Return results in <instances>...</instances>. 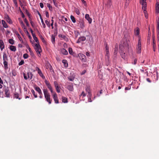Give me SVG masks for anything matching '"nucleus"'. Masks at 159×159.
Returning <instances> with one entry per match:
<instances>
[{"mask_svg":"<svg viewBox=\"0 0 159 159\" xmlns=\"http://www.w3.org/2000/svg\"><path fill=\"white\" fill-rule=\"evenodd\" d=\"M43 92L46 100L48 103L49 104H51L52 103V100L50 98V95L48 92V90L47 89H43Z\"/></svg>","mask_w":159,"mask_h":159,"instance_id":"f257e3e1","label":"nucleus"},{"mask_svg":"<svg viewBox=\"0 0 159 159\" xmlns=\"http://www.w3.org/2000/svg\"><path fill=\"white\" fill-rule=\"evenodd\" d=\"M3 63L4 65V68L5 70H7L8 68L7 62L8 59L7 54L5 53H3Z\"/></svg>","mask_w":159,"mask_h":159,"instance_id":"f03ea898","label":"nucleus"},{"mask_svg":"<svg viewBox=\"0 0 159 159\" xmlns=\"http://www.w3.org/2000/svg\"><path fill=\"white\" fill-rule=\"evenodd\" d=\"M34 45V48L38 56L40 57L41 56L40 53L42 51L41 47L39 43H35Z\"/></svg>","mask_w":159,"mask_h":159,"instance_id":"7ed1b4c3","label":"nucleus"},{"mask_svg":"<svg viewBox=\"0 0 159 159\" xmlns=\"http://www.w3.org/2000/svg\"><path fill=\"white\" fill-rule=\"evenodd\" d=\"M141 37L139 36V40L138 41V44L136 47L137 53L138 54H140L141 53Z\"/></svg>","mask_w":159,"mask_h":159,"instance_id":"20e7f679","label":"nucleus"},{"mask_svg":"<svg viewBox=\"0 0 159 159\" xmlns=\"http://www.w3.org/2000/svg\"><path fill=\"white\" fill-rule=\"evenodd\" d=\"M78 55L79 57L80 58V59L82 61L84 62L86 61V58L85 55L82 53H79Z\"/></svg>","mask_w":159,"mask_h":159,"instance_id":"39448f33","label":"nucleus"},{"mask_svg":"<svg viewBox=\"0 0 159 159\" xmlns=\"http://www.w3.org/2000/svg\"><path fill=\"white\" fill-rule=\"evenodd\" d=\"M3 89L6 97L7 98L10 97V93L9 88L8 87H5Z\"/></svg>","mask_w":159,"mask_h":159,"instance_id":"423d86ee","label":"nucleus"},{"mask_svg":"<svg viewBox=\"0 0 159 159\" xmlns=\"http://www.w3.org/2000/svg\"><path fill=\"white\" fill-rule=\"evenodd\" d=\"M52 97L55 103L57 104L58 103H59V100L56 93H54L53 95V96H52Z\"/></svg>","mask_w":159,"mask_h":159,"instance_id":"0eeeda50","label":"nucleus"},{"mask_svg":"<svg viewBox=\"0 0 159 159\" xmlns=\"http://www.w3.org/2000/svg\"><path fill=\"white\" fill-rule=\"evenodd\" d=\"M86 38L84 36H82L79 38L78 40H77L76 43H81L82 41H84L86 40Z\"/></svg>","mask_w":159,"mask_h":159,"instance_id":"6e6552de","label":"nucleus"},{"mask_svg":"<svg viewBox=\"0 0 159 159\" xmlns=\"http://www.w3.org/2000/svg\"><path fill=\"white\" fill-rule=\"evenodd\" d=\"M75 77V76L74 74H70V75L68 76V79L69 80L71 81H73Z\"/></svg>","mask_w":159,"mask_h":159,"instance_id":"1a4fd4ad","label":"nucleus"},{"mask_svg":"<svg viewBox=\"0 0 159 159\" xmlns=\"http://www.w3.org/2000/svg\"><path fill=\"white\" fill-rule=\"evenodd\" d=\"M85 90L88 93V96H89V97H91V93L90 91V88L89 86H87L85 88Z\"/></svg>","mask_w":159,"mask_h":159,"instance_id":"9d476101","label":"nucleus"},{"mask_svg":"<svg viewBox=\"0 0 159 159\" xmlns=\"http://www.w3.org/2000/svg\"><path fill=\"white\" fill-rule=\"evenodd\" d=\"M85 18L88 21L89 23L90 24L92 22V19L89 16L88 14H86L85 15Z\"/></svg>","mask_w":159,"mask_h":159,"instance_id":"9b49d317","label":"nucleus"},{"mask_svg":"<svg viewBox=\"0 0 159 159\" xmlns=\"http://www.w3.org/2000/svg\"><path fill=\"white\" fill-rule=\"evenodd\" d=\"M67 89L70 91H73L74 90L73 86L72 84H70L67 85Z\"/></svg>","mask_w":159,"mask_h":159,"instance_id":"f8f14e48","label":"nucleus"},{"mask_svg":"<svg viewBox=\"0 0 159 159\" xmlns=\"http://www.w3.org/2000/svg\"><path fill=\"white\" fill-rule=\"evenodd\" d=\"M134 32L135 34L137 36H138L139 37V36H139V33H140V30H139V28L138 27H136V28H135V29H134Z\"/></svg>","mask_w":159,"mask_h":159,"instance_id":"ddd939ff","label":"nucleus"},{"mask_svg":"<svg viewBox=\"0 0 159 159\" xmlns=\"http://www.w3.org/2000/svg\"><path fill=\"white\" fill-rule=\"evenodd\" d=\"M156 13H159V2H157L156 4Z\"/></svg>","mask_w":159,"mask_h":159,"instance_id":"4468645a","label":"nucleus"},{"mask_svg":"<svg viewBox=\"0 0 159 159\" xmlns=\"http://www.w3.org/2000/svg\"><path fill=\"white\" fill-rule=\"evenodd\" d=\"M4 45L3 41L0 40V48L2 51L4 48Z\"/></svg>","mask_w":159,"mask_h":159,"instance_id":"2eb2a0df","label":"nucleus"},{"mask_svg":"<svg viewBox=\"0 0 159 159\" xmlns=\"http://www.w3.org/2000/svg\"><path fill=\"white\" fill-rule=\"evenodd\" d=\"M45 83L48 87V88L50 90L52 89V87L50 84L47 80L45 81Z\"/></svg>","mask_w":159,"mask_h":159,"instance_id":"dca6fc26","label":"nucleus"},{"mask_svg":"<svg viewBox=\"0 0 159 159\" xmlns=\"http://www.w3.org/2000/svg\"><path fill=\"white\" fill-rule=\"evenodd\" d=\"M61 52L63 55H67L68 54L67 51L64 48H62L60 49Z\"/></svg>","mask_w":159,"mask_h":159,"instance_id":"f3484780","label":"nucleus"},{"mask_svg":"<svg viewBox=\"0 0 159 159\" xmlns=\"http://www.w3.org/2000/svg\"><path fill=\"white\" fill-rule=\"evenodd\" d=\"M55 36L53 34H52L51 35V41L52 43L54 44L55 43Z\"/></svg>","mask_w":159,"mask_h":159,"instance_id":"a211bd4d","label":"nucleus"},{"mask_svg":"<svg viewBox=\"0 0 159 159\" xmlns=\"http://www.w3.org/2000/svg\"><path fill=\"white\" fill-rule=\"evenodd\" d=\"M9 49L11 51L13 52H15L16 50V48L15 46L13 45L10 46Z\"/></svg>","mask_w":159,"mask_h":159,"instance_id":"6ab92c4d","label":"nucleus"},{"mask_svg":"<svg viewBox=\"0 0 159 159\" xmlns=\"http://www.w3.org/2000/svg\"><path fill=\"white\" fill-rule=\"evenodd\" d=\"M35 89L37 92H38L40 95L42 94L41 90L39 87H36L35 88Z\"/></svg>","mask_w":159,"mask_h":159,"instance_id":"aec40b11","label":"nucleus"},{"mask_svg":"<svg viewBox=\"0 0 159 159\" xmlns=\"http://www.w3.org/2000/svg\"><path fill=\"white\" fill-rule=\"evenodd\" d=\"M27 75L28 77V78L30 80H31L32 79V77L33 76V74L32 73L30 72H29L27 73Z\"/></svg>","mask_w":159,"mask_h":159,"instance_id":"412c9836","label":"nucleus"},{"mask_svg":"<svg viewBox=\"0 0 159 159\" xmlns=\"http://www.w3.org/2000/svg\"><path fill=\"white\" fill-rule=\"evenodd\" d=\"M86 96V93H85L84 91H83L82 92L81 94H80L79 96H80V98H81V97H82V99L81 100H84V97H85Z\"/></svg>","mask_w":159,"mask_h":159,"instance_id":"4be33fe9","label":"nucleus"},{"mask_svg":"<svg viewBox=\"0 0 159 159\" xmlns=\"http://www.w3.org/2000/svg\"><path fill=\"white\" fill-rule=\"evenodd\" d=\"M14 98H18L19 100L21 99L20 98H19V94L16 92H15L14 93Z\"/></svg>","mask_w":159,"mask_h":159,"instance_id":"5701e85b","label":"nucleus"},{"mask_svg":"<svg viewBox=\"0 0 159 159\" xmlns=\"http://www.w3.org/2000/svg\"><path fill=\"white\" fill-rule=\"evenodd\" d=\"M19 21L20 22V24L21 25L22 27L24 28V29H25V24H24L23 21L20 18L18 19Z\"/></svg>","mask_w":159,"mask_h":159,"instance_id":"b1692460","label":"nucleus"},{"mask_svg":"<svg viewBox=\"0 0 159 159\" xmlns=\"http://www.w3.org/2000/svg\"><path fill=\"white\" fill-rule=\"evenodd\" d=\"M2 24L3 25V26L5 28H7L8 26V25L6 22L3 20H2Z\"/></svg>","mask_w":159,"mask_h":159,"instance_id":"393cba45","label":"nucleus"},{"mask_svg":"<svg viewBox=\"0 0 159 159\" xmlns=\"http://www.w3.org/2000/svg\"><path fill=\"white\" fill-rule=\"evenodd\" d=\"M26 46L27 49L29 50L31 55L32 56H33L34 55L33 52V51H32L30 47L28 44L26 45Z\"/></svg>","mask_w":159,"mask_h":159,"instance_id":"a878e982","label":"nucleus"},{"mask_svg":"<svg viewBox=\"0 0 159 159\" xmlns=\"http://www.w3.org/2000/svg\"><path fill=\"white\" fill-rule=\"evenodd\" d=\"M62 102L64 103H67L68 102L67 99V98L64 97H62Z\"/></svg>","mask_w":159,"mask_h":159,"instance_id":"bb28decb","label":"nucleus"},{"mask_svg":"<svg viewBox=\"0 0 159 159\" xmlns=\"http://www.w3.org/2000/svg\"><path fill=\"white\" fill-rule=\"evenodd\" d=\"M62 62L64 64L65 67H67L68 64L67 61L66 60H63L62 61Z\"/></svg>","mask_w":159,"mask_h":159,"instance_id":"cd10ccee","label":"nucleus"},{"mask_svg":"<svg viewBox=\"0 0 159 159\" xmlns=\"http://www.w3.org/2000/svg\"><path fill=\"white\" fill-rule=\"evenodd\" d=\"M146 0H140V2L142 6L147 5Z\"/></svg>","mask_w":159,"mask_h":159,"instance_id":"c85d7f7f","label":"nucleus"},{"mask_svg":"<svg viewBox=\"0 0 159 159\" xmlns=\"http://www.w3.org/2000/svg\"><path fill=\"white\" fill-rule=\"evenodd\" d=\"M6 20L7 22H8L9 24H11L12 23V20L8 16Z\"/></svg>","mask_w":159,"mask_h":159,"instance_id":"c756f323","label":"nucleus"},{"mask_svg":"<svg viewBox=\"0 0 159 159\" xmlns=\"http://www.w3.org/2000/svg\"><path fill=\"white\" fill-rule=\"evenodd\" d=\"M80 26V27L83 29L84 27V22L83 21H80L79 22Z\"/></svg>","mask_w":159,"mask_h":159,"instance_id":"7c9ffc66","label":"nucleus"},{"mask_svg":"<svg viewBox=\"0 0 159 159\" xmlns=\"http://www.w3.org/2000/svg\"><path fill=\"white\" fill-rule=\"evenodd\" d=\"M38 73L39 74V75L42 77L43 79H44L45 78V76L43 75V74H42L41 70H40L38 72Z\"/></svg>","mask_w":159,"mask_h":159,"instance_id":"2f4dec72","label":"nucleus"},{"mask_svg":"<svg viewBox=\"0 0 159 159\" xmlns=\"http://www.w3.org/2000/svg\"><path fill=\"white\" fill-rule=\"evenodd\" d=\"M53 2L54 5L56 7H57L58 6V2L57 0H53Z\"/></svg>","mask_w":159,"mask_h":159,"instance_id":"473e14b6","label":"nucleus"},{"mask_svg":"<svg viewBox=\"0 0 159 159\" xmlns=\"http://www.w3.org/2000/svg\"><path fill=\"white\" fill-rule=\"evenodd\" d=\"M47 6L48 7L50 11H52V6L49 3H47Z\"/></svg>","mask_w":159,"mask_h":159,"instance_id":"72a5a7b5","label":"nucleus"},{"mask_svg":"<svg viewBox=\"0 0 159 159\" xmlns=\"http://www.w3.org/2000/svg\"><path fill=\"white\" fill-rule=\"evenodd\" d=\"M8 42L10 44L12 45L14 44L15 42L14 40L11 39H10L8 40Z\"/></svg>","mask_w":159,"mask_h":159,"instance_id":"f704fd0d","label":"nucleus"},{"mask_svg":"<svg viewBox=\"0 0 159 159\" xmlns=\"http://www.w3.org/2000/svg\"><path fill=\"white\" fill-rule=\"evenodd\" d=\"M58 36L59 37H61V38H63V39H64L65 40H66V39H67V38H66V36H65V35H64L60 34L58 35Z\"/></svg>","mask_w":159,"mask_h":159,"instance_id":"c9c22d12","label":"nucleus"},{"mask_svg":"<svg viewBox=\"0 0 159 159\" xmlns=\"http://www.w3.org/2000/svg\"><path fill=\"white\" fill-rule=\"evenodd\" d=\"M126 42V41L125 40V42H124V43H122V41H121V42H120V45H122L124 47V46H126L127 45V43L126 42Z\"/></svg>","mask_w":159,"mask_h":159,"instance_id":"e433bc0d","label":"nucleus"},{"mask_svg":"<svg viewBox=\"0 0 159 159\" xmlns=\"http://www.w3.org/2000/svg\"><path fill=\"white\" fill-rule=\"evenodd\" d=\"M70 19L73 22V23H75V22H76V20H75V18L74 17L72 16V15H71L70 16Z\"/></svg>","mask_w":159,"mask_h":159,"instance_id":"4c0bfd02","label":"nucleus"},{"mask_svg":"<svg viewBox=\"0 0 159 159\" xmlns=\"http://www.w3.org/2000/svg\"><path fill=\"white\" fill-rule=\"evenodd\" d=\"M68 51H69V52L70 54H71V55L73 54V53L72 49L71 48H68Z\"/></svg>","mask_w":159,"mask_h":159,"instance_id":"58836bf2","label":"nucleus"},{"mask_svg":"<svg viewBox=\"0 0 159 159\" xmlns=\"http://www.w3.org/2000/svg\"><path fill=\"white\" fill-rule=\"evenodd\" d=\"M17 34V35L20 41H21V43H24L23 41L21 38V37L20 36L19 34L18 33L17 34Z\"/></svg>","mask_w":159,"mask_h":159,"instance_id":"ea45409f","label":"nucleus"},{"mask_svg":"<svg viewBox=\"0 0 159 159\" xmlns=\"http://www.w3.org/2000/svg\"><path fill=\"white\" fill-rule=\"evenodd\" d=\"M147 6V5L145 6H142V9L144 11V13H145L146 11V7Z\"/></svg>","mask_w":159,"mask_h":159,"instance_id":"a19ab883","label":"nucleus"},{"mask_svg":"<svg viewBox=\"0 0 159 159\" xmlns=\"http://www.w3.org/2000/svg\"><path fill=\"white\" fill-rule=\"evenodd\" d=\"M41 22L42 24V25H43V28H45L46 27V25H45V24L44 22V21H43V18H41Z\"/></svg>","mask_w":159,"mask_h":159,"instance_id":"79ce46f5","label":"nucleus"},{"mask_svg":"<svg viewBox=\"0 0 159 159\" xmlns=\"http://www.w3.org/2000/svg\"><path fill=\"white\" fill-rule=\"evenodd\" d=\"M13 0V2L15 5V7H17L18 6V4H17V0Z\"/></svg>","mask_w":159,"mask_h":159,"instance_id":"37998d69","label":"nucleus"},{"mask_svg":"<svg viewBox=\"0 0 159 159\" xmlns=\"http://www.w3.org/2000/svg\"><path fill=\"white\" fill-rule=\"evenodd\" d=\"M55 88H56V89L57 92L58 93H60V87H59V86H57V87H56Z\"/></svg>","mask_w":159,"mask_h":159,"instance_id":"c03bdc74","label":"nucleus"},{"mask_svg":"<svg viewBox=\"0 0 159 159\" xmlns=\"http://www.w3.org/2000/svg\"><path fill=\"white\" fill-rule=\"evenodd\" d=\"M31 91V92H32V93L34 95V97L35 98H37V95H36L35 94V91H34V90L33 89H32Z\"/></svg>","mask_w":159,"mask_h":159,"instance_id":"a18cd8bd","label":"nucleus"},{"mask_svg":"<svg viewBox=\"0 0 159 159\" xmlns=\"http://www.w3.org/2000/svg\"><path fill=\"white\" fill-rule=\"evenodd\" d=\"M24 22L26 24V25L27 26H29V24L28 23V22L27 20L26 19V18H25L24 19Z\"/></svg>","mask_w":159,"mask_h":159,"instance_id":"49530a36","label":"nucleus"},{"mask_svg":"<svg viewBox=\"0 0 159 159\" xmlns=\"http://www.w3.org/2000/svg\"><path fill=\"white\" fill-rule=\"evenodd\" d=\"M45 23L49 27H50V22L47 20H46L45 21Z\"/></svg>","mask_w":159,"mask_h":159,"instance_id":"de8ad7c7","label":"nucleus"},{"mask_svg":"<svg viewBox=\"0 0 159 159\" xmlns=\"http://www.w3.org/2000/svg\"><path fill=\"white\" fill-rule=\"evenodd\" d=\"M40 39H41L42 42L43 43H46V41L45 40L44 38L42 36H40Z\"/></svg>","mask_w":159,"mask_h":159,"instance_id":"09e8293b","label":"nucleus"},{"mask_svg":"<svg viewBox=\"0 0 159 159\" xmlns=\"http://www.w3.org/2000/svg\"><path fill=\"white\" fill-rule=\"evenodd\" d=\"M24 62L23 60H21V61L19 63L18 65L19 66H21L23 64H24Z\"/></svg>","mask_w":159,"mask_h":159,"instance_id":"8fccbe9b","label":"nucleus"},{"mask_svg":"<svg viewBox=\"0 0 159 159\" xmlns=\"http://www.w3.org/2000/svg\"><path fill=\"white\" fill-rule=\"evenodd\" d=\"M23 57L25 59H27L28 57V55L27 54L25 53L23 55Z\"/></svg>","mask_w":159,"mask_h":159,"instance_id":"3c124183","label":"nucleus"},{"mask_svg":"<svg viewBox=\"0 0 159 159\" xmlns=\"http://www.w3.org/2000/svg\"><path fill=\"white\" fill-rule=\"evenodd\" d=\"M12 74L13 76H15L16 75V72L15 70H13L12 72Z\"/></svg>","mask_w":159,"mask_h":159,"instance_id":"603ef678","label":"nucleus"},{"mask_svg":"<svg viewBox=\"0 0 159 159\" xmlns=\"http://www.w3.org/2000/svg\"><path fill=\"white\" fill-rule=\"evenodd\" d=\"M23 75H24V78L25 80H27L28 79V77H27V75H26L25 74V73H24L23 74Z\"/></svg>","mask_w":159,"mask_h":159,"instance_id":"864d4df0","label":"nucleus"},{"mask_svg":"<svg viewBox=\"0 0 159 159\" xmlns=\"http://www.w3.org/2000/svg\"><path fill=\"white\" fill-rule=\"evenodd\" d=\"M54 84L55 87H57V86H59L58 83L57 81H55L54 82Z\"/></svg>","mask_w":159,"mask_h":159,"instance_id":"5fc2aeb1","label":"nucleus"},{"mask_svg":"<svg viewBox=\"0 0 159 159\" xmlns=\"http://www.w3.org/2000/svg\"><path fill=\"white\" fill-rule=\"evenodd\" d=\"M51 93H52V96H53V94L54 93H56L55 92L53 91L52 89V88L49 90Z\"/></svg>","mask_w":159,"mask_h":159,"instance_id":"6e6d98bb","label":"nucleus"},{"mask_svg":"<svg viewBox=\"0 0 159 159\" xmlns=\"http://www.w3.org/2000/svg\"><path fill=\"white\" fill-rule=\"evenodd\" d=\"M75 12L78 15H79L80 14V11L78 9L75 10Z\"/></svg>","mask_w":159,"mask_h":159,"instance_id":"4d7b16f0","label":"nucleus"},{"mask_svg":"<svg viewBox=\"0 0 159 159\" xmlns=\"http://www.w3.org/2000/svg\"><path fill=\"white\" fill-rule=\"evenodd\" d=\"M34 39L37 43H39V41L38 38L37 37L34 38Z\"/></svg>","mask_w":159,"mask_h":159,"instance_id":"13d9d810","label":"nucleus"},{"mask_svg":"<svg viewBox=\"0 0 159 159\" xmlns=\"http://www.w3.org/2000/svg\"><path fill=\"white\" fill-rule=\"evenodd\" d=\"M121 57L124 59H125V53L121 54Z\"/></svg>","mask_w":159,"mask_h":159,"instance_id":"bf43d9fd","label":"nucleus"},{"mask_svg":"<svg viewBox=\"0 0 159 159\" xmlns=\"http://www.w3.org/2000/svg\"><path fill=\"white\" fill-rule=\"evenodd\" d=\"M39 5L41 8H43V4L42 3H39Z\"/></svg>","mask_w":159,"mask_h":159,"instance_id":"052dcab7","label":"nucleus"},{"mask_svg":"<svg viewBox=\"0 0 159 159\" xmlns=\"http://www.w3.org/2000/svg\"><path fill=\"white\" fill-rule=\"evenodd\" d=\"M46 16L47 18H48L49 17V15L48 12V11H46L45 12Z\"/></svg>","mask_w":159,"mask_h":159,"instance_id":"680f3d73","label":"nucleus"},{"mask_svg":"<svg viewBox=\"0 0 159 159\" xmlns=\"http://www.w3.org/2000/svg\"><path fill=\"white\" fill-rule=\"evenodd\" d=\"M155 36H153V44H155Z\"/></svg>","mask_w":159,"mask_h":159,"instance_id":"e2e57ef3","label":"nucleus"},{"mask_svg":"<svg viewBox=\"0 0 159 159\" xmlns=\"http://www.w3.org/2000/svg\"><path fill=\"white\" fill-rule=\"evenodd\" d=\"M137 59H134V65H136V64L137 63Z\"/></svg>","mask_w":159,"mask_h":159,"instance_id":"0e129e2a","label":"nucleus"},{"mask_svg":"<svg viewBox=\"0 0 159 159\" xmlns=\"http://www.w3.org/2000/svg\"><path fill=\"white\" fill-rule=\"evenodd\" d=\"M89 98H88V102H92V101L91 99V97H89V96H88Z\"/></svg>","mask_w":159,"mask_h":159,"instance_id":"69168bd1","label":"nucleus"},{"mask_svg":"<svg viewBox=\"0 0 159 159\" xmlns=\"http://www.w3.org/2000/svg\"><path fill=\"white\" fill-rule=\"evenodd\" d=\"M10 33H11L10 31L8 30H7V32L6 33V35H8Z\"/></svg>","mask_w":159,"mask_h":159,"instance_id":"338daca9","label":"nucleus"},{"mask_svg":"<svg viewBox=\"0 0 159 159\" xmlns=\"http://www.w3.org/2000/svg\"><path fill=\"white\" fill-rule=\"evenodd\" d=\"M37 13H38V14L39 15V16L40 17V19H41V18H42V17L41 15V14H40V13H39V11H37Z\"/></svg>","mask_w":159,"mask_h":159,"instance_id":"774afa93","label":"nucleus"}]
</instances>
